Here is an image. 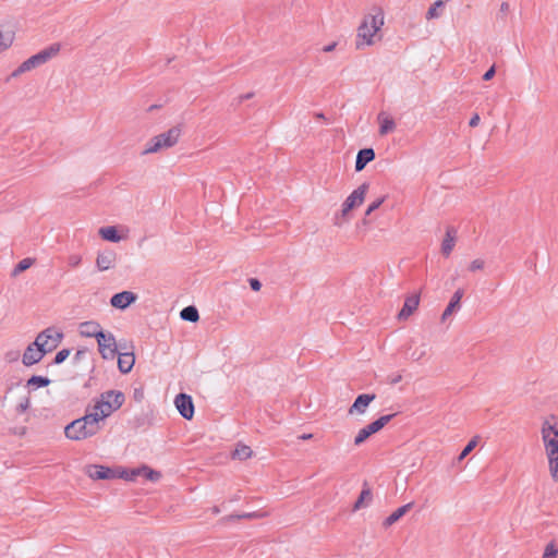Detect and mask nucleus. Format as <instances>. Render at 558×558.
Masks as SVG:
<instances>
[{"label": "nucleus", "mask_w": 558, "mask_h": 558, "mask_svg": "<svg viewBox=\"0 0 558 558\" xmlns=\"http://www.w3.org/2000/svg\"><path fill=\"white\" fill-rule=\"evenodd\" d=\"M385 24V13L381 8L373 7L364 16L356 29L355 48L363 50L375 46L383 39L381 28Z\"/></svg>", "instance_id": "obj_1"}, {"label": "nucleus", "mask_w": 558, "mask_h": 558, "mask_svg": "<svg viewBox=\"0 0 558 558\" xmlns=\"http://www.w3.org/2000/svg\"><path fill=\"white\" fill-rule=\"evenodd\" d=\"M539 434L549 475L554 482H558V415L544 416L541 420Z\"/></svg>", "instance_id": "obj_2"}, {"label": "nucleus", "mask_w": 558, "mask_h": 558, "mask_svg": "<svg viewBox=\"0 0 558 558\" xmlns=\"http://www.w3.org/2000/svg\"><path fill=\"white\" fill-rule=\"evenodd\" d=\"M100 429L101 425H98L97 418L86 411L83 417L74 420L65 426L64 434L66 438L78 441L95 436Z\"/></svg>", "instance_id": "obj_3"}, {"label": "nucleus", "mask_w": 558, "mask_h": 558, "mask_svg": "<svg viewBox=\"0 0 558 558\" xmlns=\"http://www.w3.org/2000/svg\"><path fill=\"white\" fill-rule=\"evenodd\" d=\"M181 133L182 130L180 126H173L169 129L167 132H163L159 135L151 137L146 143L145 148L143 150V155L155 154L162 149L173 147L178 143Z\"/></svg>", "instance_id": "obj_4"}, {"label": "nucleus", "mask_w": 558, "mask_h": 558, "mask_svg": "<svg viewBox=\"0 0 558 558\" xmlns=\"http://www.w3.org/2000/svg\"><path fill=\"white\" fill-rule=\"evenodd\" d=\"M59 51H60L59 44H53V45L45 48L44 50L39 51L38 53L32 56L31 58H28L27 60L22 62L19 65V68L12 72L11 76L17 77V76L22 75L23 73L29 72V71L45 64L51 58L56 57L59 53Z\"/></svg>", "instance_id": "obj_5"}, {"label": "nucleus", "mask_w": 558, "mask_h": 558, "mask_svg": "<svg viewBox=\"0 0 558 558\" xmlns=\"http://www.w3.org/2000/svg\"><path fill=\"white\" fill-rule=\"evenodd\" d=\"M63 339V332L56 327H48L40 331L35 338V344L50 353L58 348Z\"/></svg>", "instance_id": "obj_6"}, {"label": "nucleus", "mask_w": 558, "mask_h": 558, "mask_svg": "<svg viewBox=\"0 0 558 558\" xmlns=\"http://www.w3.org/2000/svg\"><path fill=\"white\" fill-rule=\"evenodd\" d=\"M118 398H120L118 396ZM121 408V400L114 399L113 403L110 405L108 401H104L98 398L93 407L87 408V412L95 418H97L98 425H101V422L105 421L108 416H110L114 411Z\"/></svg>", "instance_id": "obj_7"}, {"label": "nucleus", "mask_w": 558, "mask_h": 558, "mask_svg": "<svg viewBox=\"0 0 558 558\" xmlns=\"http://www.w3.org/2000/svg\"><path fill=\"white\" fill-rule=\"evenodd\" d=\"M368 183L361 184L357 189H355L342 203V217L349 216L350 211L359 208L365 201Z\"/></svg>", "instance_id": "obj_8"}, {"label": "nucleus", "mask_w": 558, "mask_h": 558, "mask_svg": "<svg viewBox=\"0 0 558 558\" xmlns=\"http://www.w3.org/2000/svg\"><path fill=\"white\" fill-rule=\"evenodd\" d=\"M98 351L104 360H113L117 355L116 337L110 331H105L97 339Z\"/></svg>", "instance_id": "obj_9"}, {"label": "nucleus", "mask_w": 558, "mask_h": 558, "mask_svg": "<svg viewBox=\"0 0 558 558\" xmlns=\"http://www.w3.org/2000/svg\"><path fill=\"white\" fill-rule=\"evenodd\" d=\"M85 473L92 480H112L118 477L117 469L97 464L86 466Z\"/></svg>", "instance_id": "obj_10"}, {"label": "nucleus", "mask_w": 558, "mask_h": 558, "mask_svg": "<svg viewBox=\"0 0 558 558\" xmlns=\"http://www.w3.org/2000/svg\"><path fill=\"white\" fill-rule=\"evenodd\" d=\"M117 259V253L113 250L107 248L98 253L96 266L99 271H106L116 266Z\"/></svg>", "instance_id": "obj_11"}, {"label": "nucleus", "mask_w": 558, "mask_h": 558, "mask_svg": "<svg viewBox=\"0 0 558 558\" xmlns=\"http://www.w3.org/2000/svg\"><path fill=\"white\" fill-rule=\"evenodd\" d=\"M46 355L45 350L35 344V341L27 345L22 356L25 366H32L40 362Z\"/></svg>", "instance_id": "obj_12"}, {"label": "nucleus", "mask_w": 558, "mask_h": 558, "mask_svg": "<svg viewBox=\"0 0 558 558\" xmlns=\"http://www.w3.org/2000/svg\"><path fill=\"white\" fill-rule=\"evenodd\" d=\"M175 408L179 413L186 420H191L194 415V404L192 398L185 393H179L174 399Z\"/></svg>", "instance_id": "obj_13"}, {"label": "nucleus", "mask_w": 558, "mask_h": 558, "mask_svg": "<svg viewBox=\"0 0 558 558\" xmlns=\"http://www.w3.org/2000/svg\"><path fill=\"white\" fill-rule=\"evenodd\" d=\"M137 300V295L132 291H122L112 295L110 300V304L112 307L119 310H125L132 303Z\"/></svg>", "instance_id": "obj_14"}, {"label": "nucleus", "mask_w": 558, "mask_h": 558, "mask_svg": "<svg viewBox=\"0 0 558 558\" xmlns=\"http://www.w3.org/2000/svg\"><path fill=\"white\" fill-rule=\"evenodd\" d=\"M376 396L374 393H363L360 395L353 404L349 408L348 414L354 415V414H364L366 412L367 407L369 403L375 400Z\"/></svg>", "instance_id": "obj_15"}, {"label": "nucleus", "mask_w": 558, "mask_h": 558, "mask_svg": "<svg viewBox=\"0 0 558 558\" xmlns=\"http://www.w3.org/2000/svg\"><path fill=\"white\" fill-rule=\"evenodd\" d=\"M420 304V295L412 294L405 299L403 307L398 314L400 320H407L417 308Z\"/></svg>", "instance_id": "obj_16"}, {"label": "nucleus", "mask_w": 558, "mask_h": 558, "mask_svg": "<svg viewBox=\"0 0 558 558\" xmlns=\"http://www.w3.org/2000/svg\"><path fill=\"white\" fill-rule=\"evenodd\" d=\"M100 324L94 320L80 324V335L87 338H98L104 333Z\"/></svg>", "instance_id": "obj_17"}, {"label": "nucleus", "mask_w": 558, "mask_h": 558, "mask_svg": "<svg viewBox=\"0 0 558 558\" xmlns=\"http://www.w3.org/2000/svg\"><path fill=\"white\" fill-rule=\"evenodd\" d=\"M377 120L379 122V135L385 136L389 133H392L396 130L395 120L387 112H379L377 116Z\"/></svg>", "instance_id": "obj_18"}, {"label": "nucleus", "mask_w": 558, "mask_h": 558, "mask_svg": "<svg viewBox=\"0 0 558 558\" xmlns=\"http://www.w3.org/2000/svg\"><path fill=\"white\" fill-rule=\"evenodd\" d=\"M463 294H464L463 289H458L453 293L449 304L447 305V307L445 308V311L441 315L442 322H445L449 316L452 315L453 312H456L460 308V302H461V299L463 298Z\"/></svg>", "instance_id": "obj_19"}, {"label": "nucleus", "mask_w": 558, "mask_h": 558, "mask_svg": "<svg viewBox=\"0 0 558 558\" xmlns=\"http://www.w3.org/2000/svg\"><path fill=\"white\" fill-rule=\"evenodd\" d=\"M375 159V151L373 148H364L357 153L355 160V170L362 171L365 166Z\"/></svg>", "instance_id": "obj_20"}, {"label": "nucleus", "mask_w": 558, "mask_h": 558, "mask_svg": "<svg viewBox=\"0 0 558 558\" xmlns=\"http://www.w3.org/2000/svg\"><path fill=\"white\" fill-rule=\"evenodd\" d=\"M135 363V355L132 352L120 353L118 356V368L122 374H128L132 371Z\"/></svg>", "instance_id": "obj_21"}, {"label": "nucleus", "mask_w": 558, "mask_h": 558, "mask_svg": "<svg viewBox=\"0 0 558 558\" xmlns=\"http://www.w3.org/2000/svg\"><path fill=\"white\" fill-rule=\"evenodd\" d=\"M98 234L105 241H109V242H113V243H118L125 238L118 233V228L114 226L101 227L98 230Z\"/></svg>", "instance_id": "obj_22"}, {"label": "nucleus", "mask_w": 558, "mask_h": 558, "mask_svg": "<svg viewBox=\"0 0 558 558\" xmlns=\"http://www.w3.org/2000/svg\"><path fill=\"white\" fill-rule=\"evenodd\" d=\"M456 233L457 232L453 228H449L446 232V236L441 243V253L446 257H448L451 254L456 245Z\"/></svg>", "instance_id": "obj_23"}, {"label": "nucleus", "mask_w": 558, "mask_h": 558, "mask_svg": "<svg viewBox=\"0 0 558 558\" xmlns=\"http://www.w3.org/2000/svg\"><path fill=\"white\" fill-rule=\"evenodd\" d=\"M413 507V502H409L397 510H395L389 517L384 521V526L388 527L395 524L398 520H400L411 508Z\"/></svg>", "instance_id": "obj_24"}, {"label": "nucleus", "mask_w": 558, "mask_h": 558, "mask_svg": "<svg viewBox=\"0 0 558 558\" xmlns=\"http://www.w3.org/2000/svg\"><path fill=\"white\" fill-rule=\"evenodd\" d=\"M393 416L395 414L383 415L376 421L367 424L366 428L372 433V435H374L381 430L391 421Z\"/></svg>", "instance_id": "obj_25"}, {"label": "nucleus", "mask_w": 558, "mask_h": 558, "mask_svg": "<svg viewBox=\"0 0 558 558\" xmlns=\"http://www.w3.org/2000/svg\"><path fill=\"white\" fill-rule=\"evenodd\" d=\"M14 40V32L0 31V52L9 49Z\"/></svg>", "instance_id": "obj_26"}, {"label": "nucleus", "mask_w": 558, "mask_h": 558, "mask_svg": "<svg viewBox=\"0 0 558 558\" xmlns=\"http://www.w3.org/2000/svg\"><path fill=\"white\" fill-rule=\"evenodd\" d=\"M183 320L196 323L199 319L198 311L195 306H186L180 312Z\"/></svg>", "instance_id": "obj_27"}, {"label": "nucleus", "mask_w": 558, "mask_h": 558, "mask_svg": "<svg viewBox=\"0 0 558 558\" xmlns=\"http://www.w3.org/2000/svg\"><path fill=\"white\" fill-rule=\"evenodd\" d=\"M371 499H372V492H371V489L369 488H364L361 492L360 497L355 501V504L353 506V510L356 511V510H360L361 508L366 507L368 505V502L371 501Z\"/></svg>", "instance_id": "obj_28"}, {"label": "nucleus", "mask_w": 558, "mask_h": 558, "mask_svg": "<svg viewBox=\"0 0 558 558\" xmlns=\"http://www.w3.org/2000/svg\"><path fill=\"white\" fill-rule=\"evenodd\" d=\"M35 264V258L26 257L19 262L14 269L11 272L12 277L19 276L21 272L27 270L29 267H32Z\"/></svg>", "instance_id": "obj_29"}, {"label": "nucleus", "mask_w": 558, "mask_h": 558, "mask_svg": "<svg viewBox=\"0 0 558 558\" xmlns=\"http://www.w3.org/2000/svg\"><path fill=\"white\" fill-rule=\"evenodd\" d=\"M118 396L120 397L119 399L121 400V405H122L124 403L125 397H124V393L121 391L108 390V391L102 392L99 398L104 401H108V403H110V405H111L113 403V400L116 398L118 399Z\"/></svg>", "instance_id": "obj_30"}, {"label": "nucleus", "mask_w": 558, "mask_h": 558, "mask_svg": "<svg viewBox=\"0 0 558 558\" xmlns=\"http://www.w3.org/2000/svg\"><path fill=\"white\" fill-rule=\"evenodd\" d=\"M253 451L248 446L245 445H239L236 446L235 450L233 451V458L239 460H246L251 458Z\"/></svg>", "instance_id": "obj_31"}, {"label": "nucleus", "mask_w": 558, "mask_h": 558, "mask_svg": "<svg viewBox=\"0 0 558 558\" xmlns=\"http://www.w3.org/2000/svg\"><path fill=\"white\" fill-rule=\"evenodd\" d=\"M444 8V2L441 0L436 1L426 12V19L433 20L440 15L441 10Z\"/></svg>", "instance_id": "obj_32"}, {"label": "nucleus", "mask_w": 558, "mask_h": 558, "mask_svg": "<svg viewBox=\"0 0 558 558\" xmlns=\"http://www.w3.org/2000/svg\"><path fill=\"white\" fill-rule=\"evenodd\" d=\"M137 473H142L141 476H144L145 478L151 481V482H156L160 478V473L157 472V471H154L151 469H149L148 466H142L140 468V471Z\"/></svg>", "instance_id": "obj_33"}, {"label": "nucleus", "mask_w": 558, "mask_h": 558, "mask_svg": "<svg viewBox=\"0 0 558 558\" xmlns=\"http://www.w3.org/2000/svg\"><path fill=\"white\" fill-rule=\"evenodd\" d=\"M50 384V380L47 377L43 376H32L27 380L28 387H46Z\"/></svg>", "instance_id": "obj_34"}, {"label": "nucleus", "mask_w": 558, "mask_h": 558, "mask_svg": "<svg viewBox=\"0 0 558 558\" xmlns=\"http://www.w3.org/2000/svg\"><path fill=\"white\" fill-rule=\"evenodd\" d=\"M372 436V433L366 428V426H364L363 428H361L355 438H354V445L355 446H361L362 444H364L369 437Z\"/></svg>", "instance_id": "obj_35"}, {"label": "nucleus", "mask_w": 558, "mask_h": 558, "mask_svg": "<svg viewBox=\"0 0 558 558\" xmlns=\"http://www.w3.org/2000/svg\"><path fill=\"white\" fill-rule=\"evenodd\" d=\"M384 202H385V196L377 198L376 201H374L372 204L368 205L367 209L365 210V217L362 220V222L364 225L368 223L366 217H368L373 211L378 209Z\"/></svg>", "instance_id": "obj_36"}, {"label": "nucleus", "mask_w": 558, "mask_h": 558, "mask_svg": "<svg viewBox=\"0 0 558 558\" xmlns=\"http://www.w3.org/2000/svg\"><path fill=\"white\" fill-rule=\"evenodd\" d=\"M480 436H474L461 451L458 460L462 461L477 445Z\"/></svg>", "instance_id": "obj_37"}, {"label": "nucleus", "mask_w": 558, "mask_h": 558, "mask_svg": "<svg viewBox=\"0 0 558 558\" xmlns=\"http://www.w3.org/2000/svg\"><path fill=\"white\" fill-rule=\"evenodd\" d=\"M140 471L138 469H134L132 471H125V470H118V477L124 478L126 481H134L136 476H141L142 473H137Z\"/></svg>", "instance_id": "obj_38"}, {"label": "nucleus", "mask_w": 558, "mask_h": 558, "mask_svg": "<svg viewBox=\"0 0 558 558\" xmlns=\"http://www.w3.org/2000/svg\"><path fill=\"white\" fill-rule=\"evenodd\" d=\"M558 556V547L555 542H550L546 545L544 554L542 558H557Z\"/></svg>", "instance_id": "obj_39"}, {"label": "nucleus", "mask_w": 558, "mask_h": 558, "mask_svg": "<svg viewBox=\"0 0 558 558\" xmlns=\"http://www.w3.org/2000/svg\"><path fill=\"white\" fill-rule=\"evenodd\" d=\"M485 266L486 262L483 258H476L469 264L468 270L471 272H475L478 270H483Z\"/></svg>", "instance_id": "obj_40"}, {"label": "nucleus", "mask_w": 558, "mask_h": 558, "mask_svg": "<svg viewBox=\"0 0 558 558\" xmlns=\"http://www.w3.org/2000/svg\"><path fill=\"white\" fill-rule=\"evenodd\" d=\"M29 404H31V400H29V397H24L20 400V402L17 403L15 410L17 413H24L28 408H29Z\"/></svg>", "instance_id": "obj_41"}, {"label": "nucleus", "mask_w": 558, "mask_h": 558, "mask_svg": "<svg viewBox=\"0 0 558 558\" xmlns=\"http://www.w3.org/2000/svg\"><path fill=\"white\" fill-rule=\"evenodd\" d=\"M71 351L69 349H62L61 351H59L56 356H54V363L56 364H61L62 362H64L69 355H70Z\"/></svg>", "instance_id": "obj_42"}, {"label": "nucleus", "mask_w": 558, "mask_h": 558, "mask_svg": "<svg viewBox=\"0 0 558 558\" xmlns=\"http://www.w3.org/2000/svg\"><path fill=\"white\" fill-rule=\"evenodd\" d=\"M266 513H259V512H250V513H243L239 515H230L229 518H236V519H257V518H264Z\"/></svg>", "instance_id": "obj_43"}, {"label": "nucleus", "mask_w": 558, "mask_h": 558, "mask_svg": "<svg viewBox=\"0 0 558 558\" xmlns=\"http://www.w3.org/2000/svg\"><path fill=\"white\" fill-rule=\"evenodd\" d=\"M81 263H82V257L77 254L70 255L68 258V264L72 268L78 267L81 265Z\"/></svg>", "instance_id": "obj_44"}, {"label": "nucleus", "mask_w": 558, "mask_h": 558, "mask_svg": "<svg viewBox=\"0 0 558 558\" xmlns=\"http://www.w3.org/2000/svg\"><path fill=\"white\" fill-rule=\"evenodd\" d=\"M349 221V216L342 217V209L339 214H336L333 217V225L337 227H341L343 223Z\"/></svg>", "instance_id": "obj_45"}, {"label": "nucleus", "mask_w": 558, "mask_h": 558, "mask_svg": "<svg viewBox=\"0 0 558 558\" xmlns=\"http://www.w3.org/2000/svg\"><path fill=\"white\" fill-rule=\"evenodd\" d=\"M495 73H496V68L495 65H492L486 72L485 74L483 75V80L484 81H490L494 76H495Z\"/></svg>", "instance_id": "obj_46"}, {"label": "nucleus", "mask_w": 558, "mask_h": 558, "mask_svg": "<svg viewBox=\"0 0 558 558\" xmlns=\"http://www.w3.org/2000/svg\"><path fill=\"white\" fill-rule=\"evenodd\" d=\"M248 282H250V286H251L252 290H254V291H259L260 290L262 283H260V281L258 279L251 278Z\"/></svg>", "instance_id": "obj_47"}, {"label": "nucleus", "mask_w": 558, "mask_h": 558, "mask_svg": "<svg viewBox=\"0 0 558 558\" xmlns=\"http://www.w3.org/2000/svg\"><path fill=\"white\" fill-rule=\"evenodd\" d=\"M402 379V376L400 374H393L388 377V383L390 385H396Z\"/></svg>", "instance_id": "obj_48"}, {"label": "nucleus", "mask_w": 558, "mask_h": 558, "mask_svg": "<svg viewBox=\"0 0 558 558\" xmlns=\"http://www.w3.org/2000/svg\"><path fill=\"white\" fill-rule=\"evenodd\" d=\"M480 120H481V119H480V116H478L477 113H475V114L471 118V120H470V122H469L470 126H471V128H475V126H477V125H478V123H480Z\"/></svg>", "instance_id": "obj_49"}, {"label": "nucleus", "mask_w": 558, "mask_h": 558, "mask_svg": "<svg viewBox=\"0 0 558 558\" xmlns=\"http://www.w3.org/2000/svg\"><path fill=\"white\" fill-rule=\"evenodd\" d=\"M134 399L137 402H141L144 399V392L142 389H135L134 390Z\"/></svg>", "instance_id": "obj_50"}, {"label": "nucleus", "mask_w": 558, "mask_h": 558, "mask_svg": "<svg viewBox=\"0 0 558 558\" xmlns=\"http://www.w3.org/2000/svg\"><path fill=\"white\" fill-rule=\"evenodd\" d=\"M336 47H337V43H336V41H333V43H331V44H329V45L324 46V47H323V51H324V52H331V51H333V50H335V48H336Z\"/></svg>", "instance_id": "obj_51"}, {"label": "nucleus", "mask_w": 558, "mask_h": 558, "mask_svg": "<svg viewBox=\"0 0 558 558\" xmlns=\"http://www.w3.org/2000/svg\"><path fill=\"white\" fill-rule=\"evenodd\" d=\"M19 356H20V353L17 351L10 352V353L7 354V360L12 362V361L17 360Z\"/></svg>", "instance_id": "obj_52"}, {"label": "nucleus", "mask_w": 558, "mask_h": 558, "mask_svg": "<svg viewBox=\"0 0 558 558\" xmlns=\"http://www.w3.org/2000/svg\"><path fill=\"white\" fill-rule=\"evenodd\" d=\"M509 11V3L508 2H502L501 5H500V12L502 14H507Z\"/></svg>", "instance_id": "obj_53"}, {"label": "nucleus", "mask_w": 558, "mask_h": 558, "mask_svg": "<svg viewBox=\"0 0 558 558\" xmlns=\"http://www.w3.org/2000/svg\"><path fill=\"white\" fill-rule=\"evenodd\" d=\"M85 351L84 350H78L76 353H75V360H81L84 355H85Z\"/></svg>", "instance_id": "obj_54"}, {"label": "nucleus", "mask_w": 558, "mask_h": 558, "mask_svg": "<svg viewBox=\"0 0 558 558\" xmlns=\"http://www.w3.org/2000/svg\"><path fill=\"white\" fill-rule=\"evenodd\" d=\"M252 97H253V93H248V94H246V95L241 96V98H240V99H241V100H245V99H250V98H252Z\"/></svg>", "instance_id": "obj_55"}, {"label": "nucleus", "mask_w": 558, "mask_h": 558, "mask_svg": "<svg viewBox=\"0 0 558 558\" xmlns=\"http://www.w3.org/2000/svg\"><path fill=\"white\" fill-rule=\"evenodd\" d=\"M312 437H313L312 434H304L300 438L306 440V439H311Z\"/></svg>", "instance_id": "obj_56"}, {"label": "nucleus", "mask_w": 558, "mask_h": 558, "mask_svg": "<svg viewBox=\"0 0 558 558\" xmlns=\"http://www.w3.org/2000/svg\"><path fill=\"white\" fill-rule=\"evenodd\" d=\"M211 511L214 514H218L220 512V509H219V507L215 506V507H213Z\"/></svg>", "instance_id": "obj_57"}, {"label": "nucleus", "mask_w": 558, "mask_h": 558, "mask_svg": "<svg viewBox=\"0 0 558 558\" xmlns=\"http://www.w3.org/2000/svg\"><path fill=\"white\" fill-rule=\"evenodd\" d=\"M315 118L316 119H325V116L322 112H317V113H315Z\"/></svg>", "instance_id": "obj_58"}, {"label": "nucleus", "mask_w": 558, "mask_h": 558, "mask_svg": "<svg viewBox=\"0 0 558 558\" xmlns=\"http://www.w3.org/2000/svg\"><path fill=\"white\" fill-rule=\"evenodd\" d=\"M422 355H423V352L421 354H417V355L415 353H413L412 357L417 361V360H420L422 357Z\"/></svg>", "instance_id": "obj_59"}]
</instances>
